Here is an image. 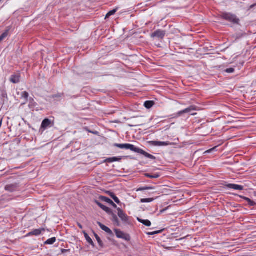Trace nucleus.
<instances>
[{"label":"nucleus","mask_w":256,"mask_h":256,"mask_svg":"<svg viewBox=\"0 0 256 256\" xmlns=\"http://www.w3.org/2000/svg\"><path fill=\"white\" fill-rule=\"evenodd\" d=\"M114 146L118 147L121 149H126V150H130L131 151L141 154L145 156L146 157L151 159V160H156V157L146 152L143 150H142L139 148H138L136 147L134 145L130 144H114Z\"/></svg>","instance_id":"obj_1"},{"label":"nucleus","mask_w":256,"mask_h":256,"mask_svg":"<svg viewBox=\"0 0 256 256\" xmlns=\"http://www.w3.org/2000/svg\"><path fill=\"white\" fill-rule=\"evenodd\" d=\"M96 203L104 211H105L107 214L112 216L111 220L113 222L114 224L117 226H120V222L118 220V218L116 215L114 214L112 210L109 208L104 206L98 201L96 200Z\"/></svg>","instance_id":"obj_2"},{"label":"nucleus","mask_w":256,"mask_h":256,"mask_svg":"<svg viewBox=\"0 0 256 256\" xmlns=\"http://www.w3.org/2000/svg\"><path fill=\"white\" fill-rule=\"evenodd\" d=\"M220 16L221 18L230 22L234 24H240V19L236 15L232 13L222 12L220 14Z\"/></svg>","instance_id":"obj_3"},{"label":"nucleus","mask_w":256,"mask_h":256,"mask_svg":"<svg viewBox=\"0 0 256 256\" xmlns=\"http://www.w3.org/2000/svg\"><path fill=\"white\" fill-rule=\"evenodd\" d=\"M118 214L121 219L123 223L125 224H130V218L126 214V213L120 208H118Z\"/></svg>","instance_id":"obj_4"},{"label":"nucleus","mask_w":256,"mask_h":256,"mask_svg":"<svg viewBox=\"0 0 256 256\" xmlns=\"http://www.w3.org/2000/svg\"><path fill=\"white\" fill-rule=\"evenodd\" d=\"M196 110H197L196 106H191L190 107H188V108H186V109H184V110H182L178 112L176 114V117L180 116L183 114L190 113L192 111Z\"/></svg>","instance_id":"obj_5"},{"label":"nucleus","mask_w":256,"mask_h":256,"mask_svg":"<svg viewBox=\"0 0 256 256\" xmlns=\"http://www.w3.org/2000/svg\"><path fill=\"white\" fill-rule=\"evenodd\" d=\"M115 232L116 236L118 238H122L127 241H129L130 240V236L128 234H124V232L119 230H115Z\"/></svg>","instance_id":"obj_6"},{"label":"nucleus","mask_w":256,"mask_h":256,"mask_svg":"<svg viewBox=\"0 0 256 256\" xmlns=\"http://www.w3.org/2000/svg\"><path fill=\"white\" fill-rule=\"evenodd\" d=\"M166 35V32L158 30L152 34V37H156L162 39Z\"/></svg>","instance_id":"obj_7"},{"label":"nucleus","mask_w":256,"mask_h":256,"mask_svg":"<svg viewBox=\"0 0 256 256\" xmlns=\"http://www.w3.org/2000/svg\"><path fill=\"white\" fill-rule=\"evenodd\" d=\"M19 188L18 184L15 183L12 184H7L5 186V190L7 191L12 192L16 190Z\"/></svg>","instance_id":"obj_8"},{"label":"nucleus","mask_w":256,"mask_h":256,"mask_svg":"<svg viewBox=\"0 0 256 256\" xmlns=\"http://www.w3.org/2000/svg\"><path fill=\"white\" fill-rule=\"evenodd\" d=\"M52 124V121L48 119V118H45L43 120L42 122V124H41V128L44 129H46L48 127L50 126H51L54 125V123Z\"/></svg>","instance_id":"obj_9"},{"label":"nucleus","mask_w":256,"mask_h":256,"mask_svg":"<svg viewBox=\"0 0 256 256\" xmlns=\"http://www.w3.org/2000/svg\"><path fill=\"white\" fill-rule=\"evenodd\" d=\"M20 74H12L10 80L13 84H18L20 82Z\"/></svg>","instance_id":"obj_10"},{"label":"nucleus","mask_w":256,"mask_h":256,"mask_svg":"<svg viewBox=\"0 0 256 256\" xmlns=\"http://www.w3.org/2000/svg\"><path fill=\"white\" fill-rule=\"evenodd\" d=\"M45 230L43 228H40V229H36L32 231L31 232H29L28 234V236H40L42 232H44Z\"/></svg>","instance_id":"obj_11"},{"label":"nucleus","mask_w":256,"mask_h":256,"mask_svg":"<svg viewBox=\"0 0 256 256\" xmlns=\"http://www.w3.org/2000/svg\"><path fill=\"white\" fill-rule=\"evenodd\" d=\"M227 188L234 189L235 190H244V187L240 185L236 184H228L226 185Z\"/></svg>","instance_id":"obj_12"},{"label":"nucleus","mask_w":256,"mask_h":256,"mask_svg":"<svg viewBox=\"0 0 256 256\" xmlns=\"http://www.w3.org/2000/svg\"><path fill=\"white\" fill-rule=\"evenodd\" d=\"M98 224L99 226L102 228V230H104L108 234H112V231L110 230V228H108V227L104 225L101 222H98Z\"/></svg>","instance_id":"obj_13"},{"label":"nucleus","mask_w":256,"mask_h":256,"mask_svg":"<svg viewBox=\"0 0 256 256\" xmlns=\"http://www.w3.org/2000/svg\"><path fill=\"white\" fill-rule=\"evenodd\" d=\"M106 194L110 196L116 203H117L118 204H119L120 203V200H119L118 198L116 196L115 194L113 192H112L110 191H106Z\"/></svg>","instance_id":"obj_14"},{"label":"nucleus","mask_w":256,"mask_h":256,"mask_svg":"<svg viewBox=\"0 0 256 256\" xmlns=\"http://www.w3.org/2000/svg\"><path fill=\"white\" fill-rule=\"evenodd\" d=\"M152 142L154 146H167L170 144L168 142H164L152 141Z\"/></svg>","instance_id":"obj_15"},{"label":"nucleus","mask_w":256,"mask_h":256,"mask_svg":"<svg viewBox=\"0 0 256 256\" xmlns=\"http://www.w3.org/2000/svg\"><path fill=\"white\" fill-rule=\"evenodd\" d=\"M122 160V157H112L106 158L104 162H120Z\"/></svg>","instance_id":"obj_16"},{"label":"nucleus","mask_w":256,"mask_h":256,"mask_svg":"<svg viewBox=\"0 0 256 256\" xmlns=\"http://www.w3.org/2000/svg\"><path fill=\"white\" fill-rule=\"evenodd\" d=\"M137 220L140 223L144 224V226H151V222L148 220H144L140 219L139 218H137Z\"/></svg>","instance_id":"obj_17"},{"label":"nucleus","mask_w":256,"mask_h":256,"mask_svg":"<svg viewBox=\"0 0 256 256\" xmlns=\"http://www.w3.org/2000/svg\"><path fill=\"white\" fill-rule=\"evenodd\" d=\"M84 238H86V241L88 243H89L90 245H92L93 247L94 246V242H93L92 238L89 236L88 234L86 232H84Z\"/></svg>","instance_id":"obj_18"},{"label":"nucleus","mask_w":256,"mask_h":256,"mask_svg":"<svg viewBox=\"0 0 256 256\" xmlns=\"http://www.w3.org/2000/svg\"><path fill=\"white\" fill-rule=\"evenodd\" d=\"M100 200H101L104 202H107L108 204H110L112 203V201L109 198L104 196H100L99 197Z\"/></svg>","instance_id":"obj_19"},{"label":"nucleus","mask_w":256,"mask_h":256,"mask_svg":"<svg viewBox=\"0 0 256 256\" xmlns=\"http://www.w3.org/2000/svg\"><path fill=\"white\" fill-rule=\"evenodd\" d=\"M10 28L6 30L0 36V42L3 40L5 38H6L8 34Z\"/></svg>","instance_id":"obj_20"},{"label":"nucleus","mask_w":256,"mask_h":256,"mask_svg":"<svg viewBox=\"0 0 256 256\" xmlns=\"http://www.w3.org/2000/svg\"><path fill=\"white\" fill-rule=\"evenodd\" d=\"M154 102L153 101H146L144 104V106L149 109L150 108L154 105Z\"/></svg>","instance_id":"obj_21"},{"label":"nucleus","mask_w":256,"mask_h":256,"mask_svg":"<svg viewBox=\"0 0 256 256\" xmlns=\"http://www.w3.org/2000/svg\"><path fill=\"white\" fill-rule=\"evenodd\" d=\"M240 198H242L243 199H244V200H246L248 202V204L250 206H254L256 204L254 202L252 201L250 199L248 198H246L245 196H240Z\"/></svg>","instance_id":"obj_22"},{"label":"nucleus","mask_w":256,"mask_h":256,"mask_svg":"<svg viewBox=\"0 0 256 256\" xmlns=\"http://www.w3.org/2000/svg\"><path fill=\"white\" fill-rule=\"evenodd\" d=\"M56 241V238L54 237L50 238L48 239L45 242L44 244H52Z\"/></svg>","instance_id":"obj_23"},{"label":"nucleus","mask_w":256,"mask_h":256,"mask_svg":"<svg viewBox=\"0 0 256 256\" xmlns=\"http://www.w3.org/2000/svg\"><path fill=\"white\" fill-rule=\"evenodd\" d=\"M145 176H146V177H148V178H158L160 177V174H146Z\"/></svg>","instance_id":"obj_24"},{"label":"nucleus","mask_w":256,"mask_h":256,"mask_svg":"<svg viewBox=\"0 0 256 256\" xmlns=\"http://www.w3.org/2000/svg\"><path fill=\"white\" fill-rule=\"evenodd\" d=\"M21 96H22V98H24V99L26 100V102H24L23 104H25L26 102L28 101V98L29 96V94L27 92H23L22 93V94H21Z\"/></svg>","instance_id":"obj_25"},{"label":"nucleus","mask_w":256,"mask_h":256,"mask_svg":"<svg viewBox=\"0 0 256 256\" xmlns=\"http://www.w3.org/2000/svg\"><path fill=\"white\" fill-rule=\"evenodd\" d=\"M94 234V236H95L96 240L98 241V242L100 246L101 247H103V242H102V240H100L99 236L95 233Z\"/></svg>","instance_id":"obj_26"},{"label":"nucleus","mask_w":256,"mask_h":256,"mask_svg":"<svg viewBox=\"0 0 256 256\" xmlns=\"http://www.w3.org/2000/svg\"><path fill=\"white\" fill-rule=\"evenodd\" d=\"M118 10V8H116L110 11L106 15V18H108L110 16L114 14Z\"/></svg>","instance_id":"obj_27"},{"label":"nucleus","mask_w":256,"mask_h":256,"mask_svg":"<svg viewBox=\"0 0 256 256\" xmlns=\"http://www.w3.org/2000/svg\"><path fill=\"white\" fill-rule=\"evenodd\" d=\"M154 188L152 186H144L139 188L137 191H144L146 190H153Z\"/></svg>","instance_id":"obj_28"},{"label":"nucleus","mask_w":256,"mask_h":256,"mask_svg":"<svg viewBox=\"0 0 256 256\" xmlns=\"http://www.w3.org/2000/svg\"><path fill=\"white\" fill-rule=\"evenodd\" d=\"M154 198H142L141 199L140 202L142 203H146V202H150L154 201Z\"/></svg>","instance_id":"obj_29"},{"label":"nucleus","mask_w":256,"mask_h":256,"mask_svg":"<svg viewBox=\"0 0 256 256\" xmlns=\"http://www.w3.org/2000/svg\"><path fill=\"white\" fill-rule=\"evenodd\" d=\"M162 231V230H158V231H154V232H148L147 234L148 235H150V236H152V235H154V234H160Z\"/></svg>","instance_id":"obj_30"},{"label":"nucleus","mask_w":256,"mask_h":256,"mask_svg":"<svg viewBox=\"0 0 256 256\" xmlns=\"http://www.w3.org/2000/svg\"><path fill=\"white\" fill-rule=\"evenodd\" d=\"M225 72L228 73H232L234 72V68H227L225 70Z\"/></svg>","instance_id":"obj_31"},{"label":"nucleus","mask_w":256,"mask_h":256,"mask_svg":"<svg viewBox=\"0 0 256 256\" xmlns=\"http://www.w3.org/2000/svg\"><path fill=\"white\" fill-rule=\"evenodd\" d=\"M216 148V147H215V148H211V149H210V150H207V151L206 152L210 153V152H212V150H215V149Z\"/></svg>","instance_id":"obj_32"},{"label":"nucleus","mask_w":256,"mask_h":256,"mask_svg":"<svg viewBox=\"0 0 256 256\" xmlns=\"http://www.w3.org/2000/svg\"><path fill=\"white\" fill-rule=\"evenodd\" d=\"M33 102H34V100L32 98L30 99V104H29V106H30V105L33 104Z\"/></svg>","instance_id":"obj_33"},{"label":"nucleus","mask_w":256,"mask_h":256,"mask_svg":"<svg viewBox=\"0 0 256 256\" xmlns=\"http://www.w3.org/2000/svg\"><path fill=\"white\" fill-rule=\"evenodd\" d=\"M111 206H112L114 208H116L117 206L112 202V203L110 204Z\"/></svg>","instance_id":"obj_34"},{"label":"nucleus","mask_w":256,"mask_h":256,"mask_svg":"<svg viewBox=\"0 0 256 256\" xmlns=\"http://www.w3.org/2000/svg\"><path fill=\"white\" fill-rule=\"evenodd\" d=\"M78 226L80 228H82V224H78Z\"/></svg>","instance_id":"obj_35"},{"label":"nucleus","mask_w":256,"mask_h":256,"mask_svg":"<svg viewBox=\"0 0 256 256\" xmlns=\"http://www.w3.org/2000/svg\"><path fill=\"white\" fill-rule=\"evenodd\" d=\"M2 123V120H1L0 121V127L1 126Z\"/></svg>","instance_id":"obj_36"},{"label":"nucleus","mask_w":256,"mask_h":256,"mask_svg":"<svg viewBox=\"0 0 256 256\" xmlns=\"http://www.w3.org/2000/svg\"><path fill=\"white\" fill-rule=\"evenodd\" d=\"M12 200V198H8V199H6V200H8H8Z\"/></svg>","instance_id":"obj_37"},{"label":"nucleus","mask_w":256,"mask_h":256,"mask_svg":"<svg viewBox=\"0 0 256 256\" xmlns=\"http://www.w3.org/2000/svg\"><path fill=\"white\" fill-rule=\"evenodd\" d=\"M196 113L192 114V116H194V115H196Z\"/></svg>","instance_id":"obj_38"}]
</instances>
